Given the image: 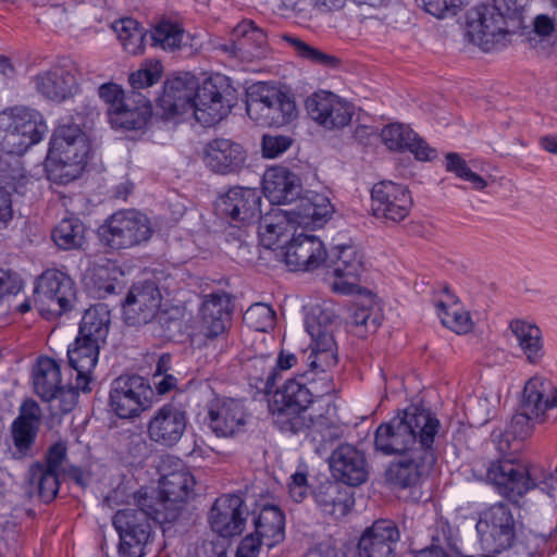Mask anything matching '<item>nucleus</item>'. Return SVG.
Instances as JSON below:
<instances>
[{
  "label": "nucleus",
  "instance_id": "nucleus-11",
  "mask_svg": "<svg viewBox=\"0 0 557 557\" xmlns=\"http://www.w3.org/2000/svg\"><path fill=\"white\" fill-rule=\"evenodd\" d=\"M485 479L500 496L515 503L536 486L529 466L517 458L504 457L490 461Z\"/></svg>",
  "mask_w": 557,
  "mask_h": 557
},
{
  "label": "nucleus",
  "instance_id": "nucleus-13",
  "mask_svg": "<svg viewBox=\"0 0 557 557\" xmlns=\"http://www.w3.org/2000/svg\"><path fill=\"white\" fill-rule=\"evenodd\" d=\"M481 543L486 550L499 554L510 548L516 540V521L510 507L497 503L485 509L476 523Z\"/></svg>",
  "mask_w": 557,
  "mask_h": 557
},
{
  "label": "nucleus",
  "instance_id": "nucleus-26",
  "mask_svg": "<svg viewBox=\"0 0 557 557\" xmlns=\"http://www.w3.org/2000/svg\"><path fill=\"white\" fill-rule=\"evenodd\" d=\"M327 253L322 240L314 235L293 236L284 252L286 265L293 271H312L319 268Z\"/></svg>",
  "mask_w": 557,
  "mask_h": 557
},
{
  "label": "nucleus",
  "instance_id": "nucleus-46",
  "mask_svg": "<svg viewBox=\"0 0 557 557\" xmlns=\"http://www.w3.org/2000/svg\"><path fill=\"white\" fill-rule=\"evenodd\" d=\"M248 380L259 392L272 393L276 382V369L270 356L253 357L247 364Z\"/></svg>",
  "mask_w": 557,
  "mask_h": 557
},
{
  "label": "nucleus",
  "instance_id": "nucleus-19",
  "mask_svg": "<svg viewBox=\"0 0 557 557\" xmlns=\"http://www.w3.org/2000/svg\"><path fill=\"white\" fill-rule=\"evenodd\" d=\"M371 200L373 214L393 222L404 220L412 206L407 187L391 181L375 184L371 190Z\"/></svg>",
  "mask_w": 557,
  "mask_h": 557
},
{
  "label": "nucleus",
  "instance_id": "nucleus-30",
  "mask_svg": "<svg viewBox=\"0 0 557 557\" xmlns=\"http://www.w3.org/2000/svg\"><path fill=\"white\" fill-rule=\"evenodd\" d=\"M200 332L207 339H214L226 330L231 322L232 308L225 292H214L203 297L199 309Z\"/></svg>",
  "mask_w": 557,
  "mask_h": 557
},
{
  "label": "nucleus",
  "instance_id": "nucleus-54",
  "mask_svg": "<svg viewBox=\"0 0 557 557\" xmlns=\"http://www.w3.org/2000/svg\"><path fill=\"white\" fill-rule=\"evenodd\" d=\"M244 321L250 329L268 332L274 325L275 311L269 305L258 302L246 310Z\"/></svg>",
  "mask_w": 557,
  "mask_h": 557
},
{
  "label": "nucleus",
  "instance_id": "nucleus-4",
  "mask_svg": "<svg viewBox=\"0 0 557 557\" xmlns=\"http://www.w3.org/2000/svg\"><path fill=\"white\" fill-rule=\"evenodd\" d=\"M88 151L86 135L78 125L57 127L48 150V172L61 183L76 178L86 162Z\"/></svg>",
  "mask_w": 557,
  "mask_h": 557
},
{
  "label": "nucleus",
  "instance_id": "nucleus-35",
  "mask_svg": "<svg viewBox=\"0 0 557 557\" xmlns=\"http://www.w3.org/2000/svg\"><path fill=\"white\" fill-rule=\"evenodd\" d=\"M267 42L264 30L258 27L253 21L244 20L234 27L231 41L221 45L220 48L231 57L256 58L261 54Z\"/></svg>",
  "mask_w": 557,
  "mask_h": 557
},
{
  "label": "nucleus",
  "instance_id": "nucleus-23",
  "mask_svg": "<svg viewBox=\"0 0 557 557\" xmlns=\"http://www.w3.org/2000/svg\"><path fill=\"white\" fill-rule=\"evenodd\" d=\"M208 425L218 437H232L243 432L246 411L242 401L234 398H215L208 405Z\"/></svg>",
  "mask_w": 557,
  "mask_h": 557
},
{
  "label": "nucleus",
  "instance_id": "nucleus-31",
  "mask_svg": "<svg viewBox=\"0 0 557 557\" xmlns=\"http://www.w3.org/2000/svg\"><path fill=\"white\" fill-rule=\"evenodd\" d=\"M297 227H322L333 215L334 207L329 197L317 191H307L289 208Z\"/></svg>",
  "mask_w": 557,
  "mask_h": 557
},
{
  "label": "nucleus",
  "instance_id": "nucleus-25",
  "mask_svg": "<svg viewBox=\"0 0 557 557\" xmlns=\"http://www.w3.org/2000/svg\"><path fill=\"white\" fill-rule=\"evenodd\" d=\"M161 304V294L153 282L134 285L123 304V314L128 325L150 322Z\"/></svg>",
  "mask_w": 557,
  "mask_h": 557
},
{
  "label": "nucleus",
  "instance_id": "nucleus-38",
  "mask_svg": "<svg viewBox=\"0 0 557 557\" xmlns=\"http://www.w3.org/2000/svg\"><path fill=\"white\" fill-rule=\"evenodd\" d=\"M381 138L389 150H408L420 161H430L436 157V151L407 125H386L381 132Z\"/></svg>",
  "mask_w": 557,
  "mask_h": 557
},
{
  "label": "nucleus",
  "instance_id": "nucleus-62",
  "mask_svg": "<svg viewBox=\"0 0 557 557\" xmlns=\"http://www.w3.org/2000/svg\"><path fill=\"white\" fill-rule=\"evenodd\" d=\"M531 420H536L535 416L529 414L525 410L515 414L510 423L513 435L521 440L527 438L532 432Z\"/></svg>",
  "mask_w": 557,
  "mask_h": 557
},
{
  "label": "nucleus",
  "instance_id": "nucleus-39",
  "mask_svg": "<svg viewBox=\"0 0 557 557\" xmlns=\"http://www.w3.org/2000/svg\"><path fill=\"white\" fill-rule=\"evenodd\" d=\"M313 496L319 508L335 519L346 516L355 505L350 486L342 482L322 483Z\"/></svg>",
  "mask_w": 557,
  "mask_h": 557
},
{
  "label": "nucleus",
  "instance_id": "nucleus-22",
  "mask_svg": "<svg viewBox=\"0 0 557 557\" xmlns=\"http://www.w3.org/2000/svg\"><path fill=\"white\" fill-rule=\"evenodd\" d=\"M306 109L312 120L329 129L346 126L352 116V108L348 102L324 90L309 97Z\"/></svg>",
  "mask_w": 557,
  "mask_h": 557
},
{
  "label": "nucleus",
  "instance_id": "nucleus-18",
  "mask_svg": "<svg viewBox=\"0 0 557 557\" xmlns=\"http://www.w3.org/2000/svg\"><path fill=\"white\" fill-rule=\"evenodd\" d=\"M248 510L242 496L224 494L215 499L210 512L211 530L221 537L240 534L246 524Z\"/></svg>",
  "mask_w": 557,
  "mask_h": 557
},
{
  "label": "nucleus",
  "instance_id": "nucleus-58",
  "mask_svg": "<svg viewBox=\"0 0 557 557\" xmlns=\"http://www.w3.org/2000/svg\"><path fill=\"white\" fill-rule=\"evenodd\" d=\"M292 146V139L283 135H264L262 138L263 157L273 159L284 153Z\"/></svg>",
  "mask_w": 557,
  "mask_h": 557
},
{
  "label": "nucleus",
  "instance_id": "nucleus-44",
  "mask_svg": "<svg viewBox=\"0 0 557 557\" xmlns=\"http://www.w3.org/2000/svg\"><path fill=\"white\" fill-rule=\"evenodd\" d=\"M255 534L262 539L269 548L284 540L285 517L275 506H265L255 520Z\"/></svg>",
  "mask_w": 557,
  "mask_h": 557
},
{
  "label": "nucleus",
  "instance_id": "nucleus-5",
  "mask_svg": "<svg viewBox=\"0 0 557 557\" xmlns=\"http://www.w3.org/2000/svg\"><path fill=\"white\" fill-rule=\"evenodd\" d=\"M47 131L44 116L35 109L15 106L0 112V143L8 153H24Z\"/></svg>",
  "mask_w": 557,
  "mask_h": 557
},
{
  "label": "nucleus",
  "instance_id": "nucleus-60",
  "mask_svg": "<svg viewBox=\"0 0 557 557\" xmlns=\"http://www.w3.org/2000/svg\"><path fill=\"white\" fill-rule=\"evenodd\" d=\"M42 412L34 399H26L20 407L18 416L14 421L39 428Z\"/></svg>",
  "mask_w": 557,
  "mask_h": 557
},
{
  "label": "nucleus",
  "instance_id": "nucleus-52",
  "mask_svg": "<svg viewBox=\"0 0 557 557\" xmlns=\"http://www.w3.org/2000/svg\"><path fill=\"white\" fill-rule=\"evenodd\" d=\"M23 287V280L16 272L0 269V314L12 310L13 301Z\"/></svg>",
  "mask_w": 557,
  "mask_h": 557
},
{
  "label": "nucleus",
  "instance_id": "nucleus-16",
  "mask_svg": "<svg viewBox=\"0 0 557 557\" xmlns=\"http://www.w3.org/2000/svg\"><path fill=\"white\" fill-rule=\"evenodd\" d=\"M187 424V412L181 406L168 403L154 411L147 424V433L153 443L173 447L181 441Z\"/></svg>",
  "mask_w": 557,
  "mask_h": 557
},
{
  "label": "nucleus",
  "instance_id": "nucleus-49",
  "mask_svg": "<svg viewBox=\"0 0 557 557\" xmlns=\"http://www.w3.org/2000/svg\"><path fill=\"white\" fill-rule=\"evenodd\" d=\"M57 471L44 468L40 462L34 463L29 469V481L38 488L40 498L49 503L59 492V478Z\"/></svg>",
  "mask_w": 557,
  "mask_h": 557
},
{
  "label": "nucleus",
  "instance_id": "nucleus-42",
  "mask_svg": "<svg viewBox=\"0 0 557 557\" xmlns=\"http://www.w3.org/2000/svg\"><path fill=\"white\" fill-rule=\"evenodd\" d=\"M435 306L444 326L457 334H466L471 331L472 321L469 312L463 309L458 298L447 287L443 289Z\"/></svg>",
  "mask_w": 557,
  "mask_h": 557
},
{
  "label": "nucleus",
  "instance_id": "nucleus-57",
  "mask_svg": "<svg viewBox=\"0 0 557 557\" xmlns=\"http://www.w3.org/2000/svg\"><path fill=\"white\" fill-rule=\"evenodd\" d=\"M162 66L159 62L150 63L145 67H141L129 75V84L133 87V91L148 88L161 78Z\"/></svg>",
  "mask_w": 557,
  "mask_h": 557
},
{
  "label": "nucleus",
  "instance_id": "nucleus-1",
  "mask_svg": "<svg viewBox=\"0 0 557 557\" xmlns=\"http://www.w3.org/2000/svg\"><path fill=\"white\" fill-rule=\"evenodd\" d=\"M440 430L441 422L434 412L410 406L377 426L374 446L385 456L406 454L434 445Z\"/></svg>",
  "mask_w": 557,
  "mask_h": 557
},
{
  "label": "nucleus",
  "instance_id": "nucleus-9",
  "mask_svg": "<svg viewBox=\"0 0 557 557\" xmlns=\"http://www.w3.org/2000/svg\"><path fill=\"white\" fill-rule=\"evenodd\" d=\"M154 398V391L145 377L132 374L120 375L110 386L109 406L121 419H133L148 410Z\"/></svg>",
  "mask_w": 557,
  "mask_h": 557
},
{
  "label": "nucleus",
  "instance_id": "nucleus-53",
  "mask_svg": "<svg viewBox=\"0 0 557 557\" xmlns=\"http://www.w3.org/2000/svg\"><path fill=\"white\" fill-rule=\"evenodd\" d=\"M380 323V314L376 310L372 307L356 305L351 313L350 332L358 337H366L368 333L375 332Z\"/></svg>",
  "mask_w": 557,
  "mask_h": 557
},
{
  "label": "nucleus",
  "instance_id": "nucleus-8",
  "mask_svg": "<svg viewBox=\"0 0 557 557\" xmlns=\"http://www.w3.org/2000/svg\"><path fill=\"white\" fill-rule=\"evenodd\" d=\"M75 299V283L69 274L48 269L38 277L34 289V304L46 319L70 311Z\"/></svg>",
  "mask_w": 557,
  "mask_h": 557
},
{
  "label": "nucleus",
  "instance_id": "nucleus-6",
  "mask_svg": "<svg viewBox=\"0 0 557 557\" xmlns=\"http://www.w3.org/2000/svg\"><path fill=\"white\" fill-rule=\"evenodd\" d=\"M137 509L119 510L113 517V525L120 536L119 552L124 557H143L151 536L150 520L158 523L157 507L147 502L141 495L137 499Z\"/></svg>",
  "mask_w": 557,
  "mask_h": 557
},
{
  "label": "nucleus",
  "instance_id": "nucleus-55",
  "mask_svg": "<svg viewBox=\"0 0 557 557\" xmlns=\"http://www.w3.org/2000/svg\"><path fill=\"white\" fill-rule=\"evenodd\" d=\"M292 47H294L297 54L315 64L324 65L327 67H335L338 64V59L334 55L327 54L298 38L285 36L284 37Z\"/></svg>",
  "mask_w": 557,
  "mask_h": 557
},
{
  "label": "nucleus",
  "instance_id": "nucleus-56",
  "mask_svg": "<svg viewBox=\"0 0 557 557\" xmlns=\"http://www.w3.org/2000/svg\"><path fill=\"white\" fill-rule=\"evenodd\" d=\"M11 431L17 453L22 456L30 455L39 428L13 421Z\"/></svg>",
  "mask_w": 557,
  "mask_h": 557
},
{
  "label": "nucleus",
  "instance_id": "nucleus-45",
  "mask_svg": "<svg viewBox=\"0 0 557 557\" xmlns=\"http://www.w3.org/2000/svg\"><path fill=\"white\" fill-rule=\"evenodd\" d=\"M110 312L103 305H97L84 313L78 336L100 345L109 334Z\"/></svg>",
  "mask_w": 557,
  "mask_h": 557
},
{
  "label": "nucleus",
  "instance_id": "nucleus-37",
  "mask_svg": "<svg viewBox=\"0 0 557 557\" xmlns=\"http://www.w3.org/2000/svg\"><path fill=\"white\" fill-rule=\"evenodd\" d=\"M197 88L198 82L190 74L168 79L159 100L161 108L170 114H184L191 111Z\"/></svg>",
  "mask_w": 557,
  "mask_h": 557
},
{
  "label": "nucleus",
  "instance_id": "nucleus-12",
  "mask_svg": "<svg viewBox=\"0 0 557 557\" xmlns=\"http://www.w3.org/2000/svg\"><path fill=\"white\" fill-rule=\"evenodd\" d=\"M196 481L193 474L181 468L162 475L159 483L158 496H143L157 507V517L160 521H174L180 510L194 493Z\"/></svg>",
  "mask_w": 557,
  "mask_h": 557
},
{
  "label": "nucleus",
  "instance_id": "nucleus-29",
  "mask_svg": "<svg viewBox=\"0 0 557 557\" xmlns=\"http://www.w3.org/2000/svg\"><path fill=\"white\" fill-rule=\"evenodd\" d=\"M335 250L332 289L341 294H354L359 289V278L363 272L362 255L352 245H342Z\"/></svg>",
  "mask_w": 557,
  "mask_h": 557
},
{
  "label": "nucleus",
  "instance_id": "nucleus-63",
  "mask_svg": "<svg viewBox=\"0 0 557 557\" xmlns=\"http://www.w3.org/2000/svg\"><path fill=\"white\" fill-rule=\"evenodd\" d=\"M66 457V446L63 443L53 444L46 456L44 468L59 472L62 462Z\"/></svg>",
  "mask_w": 557,
  "mask_h": 557
},
{
  "label": "nucleus",
  "instance_id": "nucleus-36",
  "mask_svg": "<svg viewBox=\"0 0 557 557\" xmlns=\"http://www.w3.org/2000/svg\"><path fill=\"white\" fill-rule=\"evenodd\" d=\"M100 345L77 336L67 349L70 367L76 372V387L83 393L91 392L92 372L97 366Z\"/></svg>",
  "mask_w": 557,
  "mask_h": 557
},
{
  "label": "nucleus",
  "instance_id": "nucleus-43",
  "mask_svg": "<svg viewBox=\"0 0 557 557\" xmlns=\"http://www.w3.org/2000/svg\"><path fill=\"white\" fill-rule=\"evenodd\" d=\"M34 388L45 401H52L63 385L60 364L52 358L41 357L33 371Z\"/></svg>",
  "mask_w": 557,
  "mask_h": 557
},
{
  "label": "nucleus",
  "instance_id": "nucleus-15",
  "mask_svg": "<svg viewBox=\"0 0 557 557\" xmlns=\"http://www.w3.org/2000/svg\"><path fill=\"white\" fill-rule=\"evenodd\" d=\"M246 111L250 119L265 126H282L289 123L296 115L295 101L286 94L267 90L265 94H250L246 102Z\"/></svg>",
  "mask_w": 557,
  "mask_h": 557
},
{
  "label": "nucleus",
  "instance_id": "nucleus-20",
  "mask_svg": "<svg viewBox=\"0 0 557 557\" xmlns=\"http://www.w3.org/2000/svg\"><path fill=\"white\" fill-rule=\"evenodd\" d=\"M261 196L257 189L232 187L215 202L218 214L232 222L250 223L260 214Z\"/></svg>",
  "mask_w": 557,
  "mask_h": 557
},
{
  "label": "nucleus",
  "instance_id": "nucleus-47",
  "mask_svg": "<svg viewBox=\"0 0 557 557\" xmlns=\"http://www.w3.org/2000/svg\"><path fill=\"white\" fill-rule=\"evenodd\" d=\"M85 225L78 218H64L53 228L52 239L60 249H79L85 244Z\"/></svg>",
  "mask_w": 557,
  "mask_h": 557
},
{
  "label": "nucleus",
  "instance_id": "nucleus-51",
  "mask_svg": "<svg viewBox=\"0 0 557 557\" xmlns=\"http://www.w3.org/2000/svg\"><path fill=\"white\" fill-rule=\"evenodd\" d=\"M455 539L448 524L440 523L433 534L431 546L419 550L414 557H449L455 548Z\"/></svg>",
  "mask_w": 557,
  "mask_h": 557
},
{
  "label": "nucleus",
  "instance_id": "nucleus-33",
  "mask_svg": "<svg viewBox=\"0 0 557 557\" xmlns=\"http://www.w3.org/2000/svg\"><path fill=\"white\" fill-rule=\"evenodd\" d=\"M302 186L297 174L284 166H273L263 176V193L274 205H290L300 196Z\"/></svg>",
  "mask_w": 557,
  "mask_h": 557
},
{
  "label": "nucleus",
  "instance_id": "nucleus-24",
  "mask_svg": "<svg viewBox=\"0 0 557 557\" xmlns=\"http://www.w3.org/2000/svg\"><path fill=\"white\" fill-rule=\"evenodd\" d=\"M400 539L395 522L380 519L367 528L357 544L358 557H394Z\"/></svg>",
  "mask_w": 557,
  "mask_h": 557
},
{
  "label": "nucleus",
  "instance_id": "nucleus-28",
  "mask_svg": "<svg viewBox=\"0 0 557 557\" xmlns=\"http://www.w3.org/2000/svg\"><path fill=\"white\" fill-rule=\"evenodd\" d=\"M231 99L213 83L198 85L191 112L203 126H211L223 120L231 111Z\"/></svg>",
  "mask_w": 557,
  "mask_h": 557
},
{
  "label": "nucleus",
  "instance_id": "nucleus-48",
  "mask_svg": "<svg viewBox=\"0 0 557 557\" xmlns=\"http://www.w3.org/2000/svg\"><path fill=\"white\" fill-rule=\"evenodd\" d=\"M112 28L127 53L139 54L144 51L146 29L136 20L121 18L112 24Z\"/></svg>",
  "mask_w": 557,
  "mask_h": 557
},
{
  "label": "nucleus",
  "instance_id": "nucleus-50",
  "mask_svg": "<svg viewBox=\"0 0 557 557\" xmlns=\"http://www.w3.org/2000/svg\"><path fill=\"white\" fill-rule=\"evenodd\" d=\"M184 37L183 28L170 21L159 22L150 34L152 46L173 51L178 49Z\"/></svg>",
  "mask_w": 557,
  "mask_h": 557
},
{
  "label": "nucleus",
  "instance_id": "nucleus-61",
  "mask_svg": "<svg viewBox=\"0 0 557 557\" xmlns=\"http://www.w3.org/2000/svg\"><path fill=\"white\" fill-rule=\"evenodd\" d=\"M98 94L99 97L109 106L108 109H116L127 97L123 89L114 83L101 85L98 89Z\"/></svg>",
  "mask_w": 557,
  "mask_h": 557
},
{
  "label": "nucleus",
  "instance_id": "nucleus-17",
  "mask_svg": "<svg viewBox=\"0 0 557 557\" xmlns=\"http://www.w3.org/2000/svg\"><path fill=\"white\" fill-rule=\"evenodd\" d=\"M36 90L46 99L62 102L77 89L76 69L72 61L63 59L49 70L33 77Z\"/></svg>",
  "mask_w": 557,
  "mask_h": 557
},
{
  "label": "nucleus",
  "instance_id": "nucleus-21",
  "mask_svg": "<svg viewBox=\"0 0 557 557\" xmlns=\"http://www.w3.org/2000/svg\"><path fill=\"white\" fill-rule=\"evenodd\" d=\"M202 160L215 174H237L245 166L247 152L239 143L220 137L206 144Z\"/></svg>",
  "mask_w": 557,
  "mask_h": 557
},
{
  "label": "nucleus",
  "instance_id": "nucleus-32",
  "mask_svg": "<svg viewBox=\"0 0 557 557\" xmlns=\"http://www.w3.org/2000/svg\"><path fill=\"white\" fill-rule=\"evenodd\" d=\"M151 116V106L146 96L132 91L116 109H108V117L115 129H141Z\"/></svg>",
  "mask_w": 557,
  "mask_h": 557
},
{
  "label": "nucleus",
  "instance_id": "nucleus-10",
  "mask_svg": "<svg viewBox=\"0 0 557 557\" xmlns=\"http://www.w3.org/2000/svg\"><path fill=\"white\" fill-rule=\"evenodd\" d=\"M149 219L136 210L114 212L101 227V242L111 249H126L147 242L152 235Z\"/></svg>",
  "mask_w": 557,
  "mask_h": 557
},
{
  "label": "nucleus",
  "instance_id": "nucleus-27",
  "mask_svg": "<svg viewBox=\"0 0 557 557\" xmlns=\"http://www.w3.org/2000/svg\"><path fill=\"white\" fill-rule=\"evenodd\" d=\"M330 468L334 478L348 486H358L368 478L364 454L350 444H342L333 450Z\"/></svg>",
  "mask_w": 557,
  "mask_h": 557
},
{
  "label": "nucleus",
  "instance_id": "nucleus-59",
  "mask_svg": "<svg viewBox=\"0 0 557 557\" xmlns=\"http://www.w3.org/2000/svg\"><path fill=\"white\" fill-rule=\"evenodd\" d=\"M78 392H82V389L76 387V382L63 384L60 391H58L55 398L52 399V401L59 403L54 408L62 413L72 411L76 405Z\"/></svg>",
  "mask_w": 557,
  "mask_h": 557
},
{
  "label": "nucleus",
  "instance_id": "nucleus-64",
  "mask_svg": "<svg viewBox=\"0 0 557 557\" xmlns=\"http://www.w3.org/2000/svg\"><path fill=\"white\" fill-rule=\"evenodd\" d=\"M262 541L256 534L245 536L237 547L236 557H258Z\"/></svg>",
  "mask_w": 557,
  "mask_h": 557
},
{
  "label": "nucleus",
  "instance_id": "nucleus-14",
  "mask_svg": "<svg viewBox=\"0 0 557 557\" xmlns=\"http://www.w3.org/2000/svg\"><path fill=\"white\" fill-rule=\"evenodd\" d=\"M396 456L385 471V479L391 485L403 490L418 486L436 462L434 445L417 447L410 453Z\"/></svg>",
  "mask_w": 557,
  "mask_h": 557
},
{
  "label": "nucleus",
  "instance_id": "nucleus-3",
  "mask_svg": "<svg viewBox=\"0 0 557 557\" xmlns=\"http://www.w3.org/2000/svg\"><path fill=\"white\" fill-rule=\"evenodd\" d=\"M305 325L311 337L308 366L312 371L326 372L337 363L335 332L339 326V319L335 305L330 300H322L310 306Z\"/></svg>",
  "mask_w": 557,
  "mask_h": 557
},
{
  "label": "nucleus",
  "instance_id": "nucleus-2",
  "mask_svg": "<svg viewBox=\"0 0 557 557\" xmlns=\"http://www.w3.org/2000/svg\"><path fill=\"white\" fill-rule=\"evenodd\" d=\"M304 375L287 380L282 388L275 391L270 410L276 428L289 434L304 433L311 425L322 424L313 421L310 407L313 404L312 391L304 381Z\"/></svg>",
  "mask_w": 557,
  "mask_h": 557
},
{
  "label": "nucleus",
  "instance_id": "nucleus-41",
  "mask_svg": "<svg viewBox=\"0 0 557 557\" xmlns=\"http://www.w3.org/2000/svg\"><path fill=\"white\" fill-rule=\"evenodd\" d=\"M509 330L516 337L518 346L527 360L532 364L540 363L544 357V345L540 327L530 321L515 319L510 321Z\"/></svg>",
  "mask_w": 557,
  "mask_h": 557
},
{
  "label": "nucleus",
  "instance_id": "nucleus-40",
  "mask_svg": "<svg viewBox=\"0 0 557 557\" xmlns=\"http://www.w3.org/2000/svg\"><path fill=\"white\" fill-rule=\"evenodd\" d=\"M289 209L272 208L262 216L258 215V234L263 247L272 249L284 238L286 239L296 224Z\"/></svg>",
  "mask_w": 557,
  "mask_h": 557
},
{
  "label": "nucleus",
  "instance_id": "nucleus-34",
  "mask_svg": "<svg viewBox=\"0 0 557 557\" xmlns=\"http://www.w3.org/2000/svg\"><path fill=\"white\" fill-rule=\"evenodd\" d=\"M557 407V386L548 379L535 375L524 385L521 409L545 421L548 410Z\"/></svg>",
  "mask_w": 557,
  "mask_h": 557
},
{
  "label": "nucleus",
  "instance_id": "nucleus-7",
  "mask_svg": "<svg viewBox=\"0 0 557 557\" xmlns=\"http://www.w3.org/2000/svg\"><path fill=\"white\" fill-rule=\"evenodd\" d=\"M513 15L517 14L494 3L475 7L467 14L466 36L486 52L504 47L508 35L506 18Z\"/></svg>",
  "mask_w": 557,
  "mask_h": 557
}]
</instances>
